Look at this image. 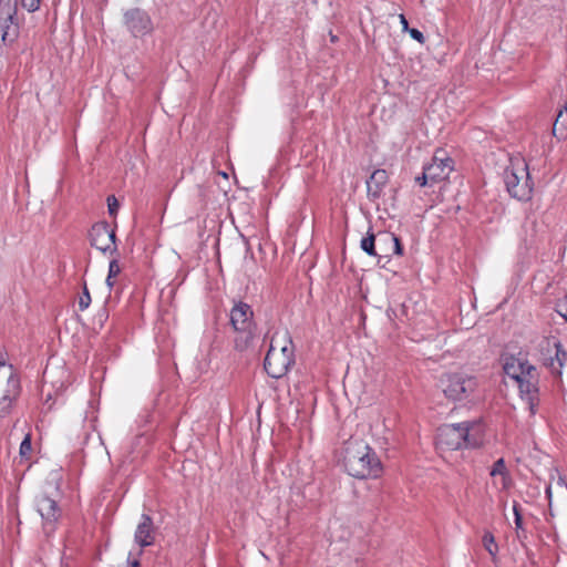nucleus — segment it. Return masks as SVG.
I'll use <instances>...</instances> for the list:
<instances>
[{
	"mask_svg": "<svg viewBox=\"0 0 567 567\" xmlns=\"http://www.w3.org/2000/svg\"><path fill=\"white\" fill-rule=\"evenodd\" d=\"M134 540L140 547L151 546L154 543V528L152 518L143 514L136 527Z\"/></svg>",
	"mask_w": 567,
	"mask_h": 567,
	"instance_id": "nucleus-15",
	"label": "nucleus"
},
{
	"mask_svg": "<svg viewBox=\"0 0 567 567\" xmlns=\"http://www.w3.org/2000/svg\"><path fill=\"white\" fill-rule=\"evenodd\" d=\"M400 22L402 24L403 30H409L408 20L403 14L400 16Z\"/></svg>",
	"mask_w": 567,
	"mask_h": 567,
	"instance_id": "nucleus-30",
	"label": "nucleus"
},
{
	"mask_svg": "<svg viewBox=\"0 0 567 567\" xmlns=\"http://www.w3.org/2000/svg\"><path fill=\"white\" fill-rule=\"evenodd\" d=\"M89 237L91 245L96 249L103 252L110 251L112 255L117 252L115 231L110 228L106 221L94 224L89 233Z\"/></svg>",
	"mask_w": 567,
	"mask_h": 567,
	"instance_id": "nucleus-12",
	"label": "nucleus"
},
{
	"mask_svg": "<svg viewBox=\"0 0 567 567\" xmlns=\"http://www.w3.org/2000/svg\"><path fill=\"white\" fill-rule=\"evenodd\" d=\"M454 169L453 159L443 150H437L431 163L423 168V179L430 178L431 184L445 181Z\"/></svg>",
	"mask_w": 567,
	"mask_h": 567,
	"instance_id": "nucleus-8",
	"label": "nucleus"
},
{
	"mask_svg": "<svg viewBox=\"0 0 567 567\" xmlns=\"http://www.w3.org/2000/svg\"><path fill=\"white\" fill-rule=\"evenodd\" d=\"M546 494H547V497L549 501V508H550L551 507V486L550 485L546 488Z\"/></svg>",
	"mask_w": 567,
	"mask_h": 567,
	"instance_id": "nucleus-31",
	"label": "nucleus"
},
{
	"mask_svg": "<svg viewBox=\"0 0 567 567\" xmlns=\"http://www.w3.org/2000/svg\"><path fill=\"white\" fill-rule=\"evenodd\" d=\"M473 430L474 425L468 422L441 426L436 434L437 450L445 453L464 447H478L481 445V439L472 433Z\"/></svg>",
	"mask_w": 567,
	"mask_h": 567,
	"instance_id": "nucleus-3",
	"label": "nucleus"
},
{
	"mask_svg": "<svg viewBox=\"0 0 567 567\" xmlns=\"http://www.w3.org/2000/svg\"><path fill=\"white\" fill-rule=\"evenodd\" d=\"M343 465L357 478L378 477L382 465L373 450L361 440H349L343 449Z\"/></svg>",
	"mask_w": 567,
	"mask_h": 567,
	"instance_id": "nucleus-1",
	"label": "nucleus"
},
{
	"mask_svg": "<svg viewBox=\"0 0 567 567\" xmlns=\"http://www.w3.org/2000/svg\"><path fill=\"white\" fill-rule=\"evenodd\" d=\"M120 271H121V268H120L117 259L116 258L112 259L110 261L107 276H110V278H114L120 274Z\"/></svg>",
	"mask_w": 567,
	"mask_h": 567,
	"instance_id": "nucleus-26",
	"label": "nucleus"
},
{
	"mask_svg": "<svg viewBox=\"0 0 567 567\" xmlns=\"http://www.w3.org/2000/svg\"><path fill=\"white\" fill-rule=\"evenodd\" d=\"M389 179L388 173L384 169H375L370 178L367 181L368 196L371 199H377L383 193V188Z\"/></svg>",
	"mask_w": 567,
	"mask_h": 567,
	"instance_id": "nucleus-16",
	"label": "nucleus"
},
{
	"mask_svg": "<svg viewBox=\"0 0 567 567\" xmlns=\"http://www.w3.org/2000/svg\"><path fill=\"white\" fill-rule=\"evenodd\" d=\"M118 202L117 199L115 198L114 195H110L107 197V208H109V214L112 215V216H115L117 210H118Z\"/></svg>",
	"mask_w": 567,
	"mask_h": 567,
	"instance_id": "nucleus-24",
	"label": "nucleus"
},
{
	"mask_svg": "<svg viewBox=\"0 0 567 567\" xmlns=\"http://www.w3.org/2000/svg\"><path fill=\"white\" fill-rule=\"evenodd\" d=\"M269 349H274V351L286 352L288 349H293L292 341L287 331L276 332L271 337Z\"/></svg>",
	"mask_w": 567,
	"mask_h": 567,
	"instance_id": "nucleus-17",
	"label": "nucleus"
},
{
	"mask_svg": "<svg viewBox=\"0 0 567 567\" xmlns=\"http://www.w3.org/2000/svg\"><path fill=\"white\" fill-rule=\"evenodd\" d=\"M0 368H2V371H1V372H3V371H7V372H8V368L6 369V364H4V362H3V361H1V360H0Z\"/></svg>",
	"mask_w": 567,
	"mask_h": 567,
	"instance_id": "nucleus-35",
	"label": "nucleus"
},
{
	"mask_svg": "<svg viewBox=\"0 0 567 567\" xmlns=\"http://www.w3.org/2000/svg\"><path fill=\"white\" fill-rule=\"evenodd\" d=\"M557 485H558L559 487H564V488H566V489H567V484L565 483L564 478H563V477H560V476L558 477Z\"/></svg>",
	"mask_w": 567,
	"mask_h": 567,
	"instance_id": "nucleus-32",
	"label": "nucleus"
},
{
	"mask_svg": "<svg viewBox=\"0 0 567 567\" xmlns=\"http://www.w3.org/2000/svg\"><path fill=\"white\" fill-rule=\"evenodd\" d=\"M106 285H107L109 289H112L114 286L113 278H110V276H107V278H106Z\"/></svg>",
	"mask_w": 567,
	"mask_h": 567,
	"instance_id": "nucleus-33",
	"label": "nucleus"
},
{
	"mask_svg": "<svg viewBox=\"0 0 567 567\" xmlns=\"http://www.w3.org/2000/svg\"><path fill=\"white\" fill-rule=\"evenodd\" d=\"M415 182H416L420 186H426V185L431 184V183H430V178H425V179H423V174H422L421 176H417V177L415 178Z\"/></svg>",
	"mask_w": 567,
	"mask_h": 567,
	"instance_id": "nucleus-29",
	"label": "nucleus"
},
{
	"mask_svg": "<svg viewBox=\"0 0 567 567\" xmlns=\"http://www.w3.org/2000/svg\"><path fill=\"white\" fill-rule=\"evenodd\" d=\"M123 22L126 29L134 37H143L150 34L154 29V24L150 14L140 8H132L125 11L123 16Z\"/></svg>",
	"mask_w": 567,
	"mask_h": 567,
	"instance_id": "nucleus-11",
	"label": "nucleus"
},
{
	"mask_svg": "<svg viewBox=\"0 0 567 567\" xmlns=\"http://www.w3.org/2000/svg\"><path fill=\"white\" fill-rule=\"evenodd\" d=\"M17 6L10 0L0 1V32L4 44L12 43L18 37V24L16 21Z\"/></svg>",
	"mask_w": 567,
	"mask_h": 567,
	"instance_id": "nucleus-10",
	"label": "nucleus"
},
{
	"mask_svg": "<svg viewBox=\"0 0 567 567\" xmlns=\"http://www.w3.org/2000/svg\"><path fill=\"white\" fill-rule=\"evenodd\" d=\"M547 352L549 355L544 359L545 365L548 367L553 373L560 374L561 368L567 360V352L559 341H554L553 343L547 341Z\"/></svg>",
	"mask_w": 567,
	"mask_h": 567,
	"instance_id": "nucleus-14",
	"label": "nucleus"
},
{
	"mask_svg": "<svg viewBox=\"0 0 567 567\" xmlns=\"http://www.w3.org/2000/svg\"><path fill=\"white\" fill-rule=\"evenodd\" d=\"M383 239H384V241H386V243H392V244H393V246H394V252H395L396 255H402V246H401V243H400V240H399V238H398V237H395V236H394V235H392V234H385V235L383 236Z\"/></svg>",
	"mask_w": 567,
	"mask_h": 567,
	"instance_id": "nucleus-22",
	"label": "nucleus"
},
{
	"mask_svg": "<svg viewBox=\"0 0 567 567\" xmlns=\"http://www.w3.org/2000/svg\"><path fill=\"white\" fill-rule=\"evenodd\" d=\"M31 435L27 434L23 441L20 444V455L28 456L31 453Z\"/></svg>",
	"mask_w": 567,
	"mask_h": 567,
	"instance_id": "nucleus-23",
	"label": "nucleus"
},
{
	"mask_svg": "<svg viewBox=\"0 0 567 567\" xmlns=\"http://www.w3.org/2000/svg\"><path fill=\"white\" fill-rule=\"evenodd\" d=\"M505 185L509 195L518 200H528L532 196L533 184L528 166L524 161L512 163L504 174Z\"/></svg>",
	"mask_w": 567,
	"mask_h": 567,
	"instance_id": "nucleus-5",
	"label": "nucleus"
},
{
	"mask_svg": "<svg viewBox=\"0 0 567 567\" xmlns=\"http://www.w3.org/2000/svg\"><path fill=\"white\" fill-rule=\"evenodd\" d=\"M361 248L370 256H380L375 249V237L374 235H369L361 240Z\"/></svg>",
	"mask_w": 567,
	"mask_h": 567,
	"instance_id": "nucleus-19",
	"label": "nucleus"
},
{
	"mask_svg": "<svg viewBox=\"0 0 567 567\" xmlns=\"http://www.w3.org/2000/svg\"><path fill=\"white\" fill-rule=\"evenodd\" d=\"M37 511L43 520V528L47 534L53 532L54 524L61 516L58 502L47 494H41L35 499Z\"/></svg>",
	"mask_w": 567,
	"mask_h": 567,
	"instance_id": "nucleus-13",
	"label": "nucleus"
},
{
	"mask_svg": "<svg viewBox=\"0 0 567 567\" xmlns=\"http://www.w3.org/2000/svg\"><path fill=\"white\" fill-rule=\"evenodd\" d=\"M503 369L505 374L515 381L522 399L528 404L530 415H534L539 402L536 368L522 358L509 357L506 359Z\"/></svg>",
	"mask_w": 567,
	"mask_h": 567,
	"instance_id": "nucleus-2",
	"label": "nucleus"
},
{
	"mask_svg": "<svg viewBox=\"0 0 567 567\" xmlns=\"http://www.w3.org/2000/svg\"><path fill=\"white\" fill-rule=\"evenodd\" d=\"M91 303V296H90V292L87 290V287L84 286L83 288V293L82 296H80V299H79V308L81 311L85 310L89 308Z\"/></svg>",
	"mask_w": 567,
	"mask_h": 567,
	"instance_id": "nucleus-21",
	"label": "nucleus"
},
{
	"mask_svg": "<svg viewBox=\"0 0 567 567\" xmlns=\"http://www.w3.org/2000/svg\"><path fill=\"white\" fill-rule=\"evenodd\" d=\"M20 395V382L12 371V367H8V372H0V416L10 413L13 403Z\"/></svg>",
	"mask_w": 567,
	"mask_h": 567,
	"instance_id": "nucleus-7",
	"label": "nucleus"
},
{
	"mask_svg": "<svg viewBox=\"0 0 567 567\" xmlns=\"http://www.w3.org/2000/svg\"><path fill=\"white\" fill-rule=\"evenodd\" d=\"M410 35L420 43H424L425 39L423 33L417 29H409Z\"/></svg>",
	"mask_w": 567,
	"mask_h": 567,
	"instance_id": "nucleus-28",
	"label": "nucleus"
},
{
	"mask_svg": "<svg viewBox=\"0 0 567 567\" xmlns=\"http://www.w3.org/2000/svg\"><path fill=\"white\" fill-rule=\"evenodd\" d=\"M513 511H514V515H515V526L517 529H522L523 528V518H522V514L519 513L517 504H514Z\"/></svg>",
	"mask_w": 567,
	"mask_h": 567,
	"instance_id": "nucleus-27",
	"label": "nucleus"
},
{
	"mask_svg": "<svg viewBox=\"0 0 567 567\" xmlns=\"http://www.w3.org/2000/svg\"><path fill=\"white\" fill-rule=\"evenodd\" d=\"M440 382L445 396L454 401L465 400L477 386L476 378L464 372L445 373Z\"/></svg>",
	"mask_w": 567,
	"mask_h": 567,
	"instance_id": "nucleus-6",
	"label": "nucleus"
},
{
	"mask_svg": "<svg viewBox=\"0 0 567 567\" xmlns=\"http://www.w3.org/2000/svg\"><path fill=\"white\" fill-rule=\"evenodd\" d=\"M138 566H140L138 559H134L133 561H131V565L128 567H138Z\"/></svg>",
	"mask_w": 567,
	"mask_h": 567,
	"instance_id": "nucleus-34",
	"label": "nucleus"
},
{
	"mask_svg": "<svg viewBox=\"0 0 567 567\" xmlns=\"http://www.w3.org/2000/svg\"><path fill=\"white\" fill-rule=\"evenodd\" d=\"M483 545L491 556L495 557L498 551V546L492 533L486 532L483 536Z\"/></svg>",
	"mask_w": 567,
	"mask_h": 567,
	"instance_id": "nucleus-20",
	"label": "nucleus"
},
{
	"mask_svg": "<svg viewBox=\"0 0 567 567\" xmlns=\"http://www.w3.org/2000/svg\"><path fill=\"white\" fill-rule=\"evenodd\" d=\"M293 362V349H288L286 352L269 349L265 358L264 367L271 378L279 379L288 372Z\"/></svg>",
	"mask_w": 567,
	"mask_h": 567,
	"instance_id": "nucleus-9",
	"label": "nucleus"
},
{
	"mask_svg": "<svg viewBox=\"0 0 567 567\" xmlns=\"http://www.w3.org/2000/svg\"><path fill=\"white\" fill-rule=\"evenodd\" d=\"M254 312L251 307L245 302H236L230 310V323L237 332L235 338V349L238 351L247 350L254 340Z\"/></svg>",
	"mask_w": 567,
	"mask_h": 567,
	"instance_id": "nucleus-4",
	"label": "nucleus"
},
{
	"mask_svg": "<svg viewBox=\"0 0 567 567\" xmlns=\"http://www.w3.org/2000/svg\"><path fill=\"white\" fill-rule=\"evenodd\" d=\"M21 6L29 12H34L40 7V0H21Z\"/></svg>",
	"mask_w": 567,
	"mask_h": 567,
	"instance_id": "nucleus-25",
	"label": "nucleus"
},
{
	"mask_svg": "<svg viewBox=\"0 0 567 567\" xmlns=\"http://www.w3.org/2000/svg\"><path fill=\"white\" fill-rule=\"evenodd\" d=\"M489 475L492 477L501 476L502 478V487L504 489L508 488L511 485L509 473L506 468L504 458H498L492 466Z\"/></svg>",
	"mask_w": 567,
	"mask_h": 567,
	"instance_id": "nucleus-18",
	"label": "nucleus"
}]
</instances>
